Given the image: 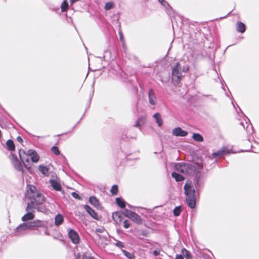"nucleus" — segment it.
I'll use <instances>...</instances> for the list:
<instances>
[{"label":"nucleus","mask_w":259,"mask_h":259,"mask_svg":"<svg viewBox=\"0 0 259 259\" xmlns=\"http://www.w3.org/2000/svg\"><path fill=\"white\" fill-rule=\"evenodd\" d=\"M25 198L28 201L26 208L27 211H31L33 209H36L37 211L46 212L47 208L42 203L45 201V197L34 186H30L27 190Z\"/></svg>","instance_id":"1"},{"label":"nucleus","mask_w":259,"mask_h":259,"mask_svg":"<svg viewBox=\"0 0 259 259\" xmlns=\"http://www.w3.org/2000/svg\"><path fill=\"white\" fill-rule=\"evenodd\" d=\"M45 221L36 220L34 221H28V222H23L19 225L14 230V235L17 236L19 233H21L23 231L27 230L37 229L38 227H45Z\"/></svg>","instance_id":"2"},{"label":"nucleus","mask_w":259,"mask_h":259,"mask_svg":"<svg viewBox=\"0 0 259 259\" xmlns=\"http://www.w3.org/2000/svg\"><path fill=\"white\" fill-rule=\"evenodd\" d=\"M19 155L21 161L23 163L25 167L28 170L30 169V166L25 164V163L29 162L30 158L33 162H37L39 158L37 152L35 150L33 149H29L27 152L23 150H20Z\"/></svg>","instance_id":"3"},{"label":"nucleus","mask_w":259,"mask_h":259,"mask_svg":"<svg viewBox=\"0 0 259 259\" xmlns=\"http://www.w3.org/2000/svg\"><path fill=\"white\" fill-rule=\"evenodd\" d=\"M186 194V201L187 205L191 208H194L196 206L195 190L190 183H186L184 187Z\"/></svg>","instance_id":"4"},{"label":"nucleus","mask_w":259,"mask_h":259,"mask_svg":"<svg viewBox=\"0 0 259 259\" xmlns=\"http://www.w3.org/2000/svg\"><path fill=\"white\" fill-rule=\"evenodd\" d=\"M174 167L178 172L188 176L193 175L196 170V167L194 165L189 163H177Z\"/></svg>","instance_id":"5"},{"label":"nucleus","mask_w":259,"mask_h":259,"mask_svg":"<svg viewBox=\"0 0 259 259\" xmlns=\"http://www.w3.org/2000/svg\"><path fill=\"white\" fill-rule=\"evenodd\" d=\"M180 68H181V65L179 62L172 68V80L175 85L179 84L182 79V75Z\"/></svg>","instance_id":"6"},{"label":"nucleus","mask_w":259,"mask_h":259,"mask_svg":"<svg viewBox=\"0 0 259 259\" xmlns=\"http://www.w3.org/2000/svg\"><path fill=\"white\" fill-rule=\"evenodd\" d=\"M134 212L131 210L125 209L124 210V213H122L119 212H115L112 214V218L114 221L117 224H120L123 220L124 215L128 217L131 219L133 215Z\"/></svg>","instance_id":"7"},{"label":"nucleus","mask_w":259,"mask_h":259,"mask_svg":"<svg viewBox=\"0 0 259 259\" xmlns=\"http://www.w3.org/2000/svg\"><path fill=\"white\" fill-rule=\"evenodd\" d=\"M9 158L15 168L18 171H21L23 173L24 169L23 168V165L21 162L18 160L16 155L11 153L9 156Z\"/></svg>","instance_id":"8"},{"label":"nucleus","mask_w":259,"mask_h":259,"mask_svg":"<svg viewBox=\"0 0 259 259\" xmlns=\"http://www.w3.org/2000/svg\"><path fill=\"white\" fill-rule=\"evenodd\" d=\"M68 235L73 244H77L80 242V238L78 233L73 229H70Z\"/></svg>","instance_id":"9"},{"label":"nucleus","mask_w":259,"mask_h":259,"mask_svg":"<svg viewBox=\"0 0 259 259\" xmlns=\"http://www.w3.org/2000/svg\"><path fill=\"white\" fill-rule=\"evenodd\" d=\"M84 208L85 211L92 217L93 219L99 221L100 220V217L99 216L98 214L93 209H92L89 205H85L84 206Z\"/></svg>","instance_id":"10"},{"label":"nucleus","mask_w":259,"mask_h":259,"mask_svg":"<svg viewBox=\"0 0 259 259\" xmlns=\"http://www.w3.org/2000/svg\"><path fill=\"white\" fill-rule=\"evenodd\" d=\"M172 134L177 137H185L187 136L188 132L183 130L180 127H177L172 130Z\"/></svg>","instance_id":"11"},{"label":"nucleus","mask_w":259,"mask_h":259,"mask_svg":"<svg viewBox=\"0 0 259 259\" xmlns=\"http://www.w3.org/2000/svg\"><path fill=\"white\" fill-rule=\"evenodd\" d=\"M229 153L230 150H227V148L225 147H223L221 149L219 150L217 152L212 153L211 156L213 158H219Z\"/></svg>","instance_id":"12"},{"label":"nucleus","mask_w":259,"mask_h":259,"mask_svg":"<svg viewBox=\"0 0 259 259\" xmlns=\"http://www.w3.org/2000/svg\"><path fill=\"white\" fill-rule=\"evenodd\" d=\"M149 103L152 105L156 104V98L152 89H150L148 92Z\"/></svg>","instance_id":"13"},{"label":"nucleus","mask_w":259,"mask_h":259,"mask_svg":"<svg viewBox=\"0 0 259 259\" xmlns=\"http://www.w3.org/2000/svg\"><path fill=\"white\" fill-rule=\"evenodd\" d=\"M49 183H50L51 186L53 187V189L56 191H60L62 190V188L61 185L58 181L51 179L49 181Z\"/></svg>","instance_id":"14"},{"label":"nucleus","mask_w":259,"mask_h":259,"mask_svg":"<svg viewBox=\"0 0 259 259\" xmlns=\"http://www.w3.org/2000/svg\"><path fill=\"white\" fill-rule=\"evenodd\" d=\"M90 203L94 205L96 208L101 209V206L100 204L99 200L95 196H91L89 198Z\"/></svg>","instance_id":"15"},{"label":"nucleus","mask_w":259,"mask_h":259,"mask_svg":"<svg viewBox=\"0 0 259 259\" xmlns=\"http://www.w3.org/2000/svg\"><path fill=\"white\" fill-rule=\"evenodd\" d=\"M34 218V214L31 211H27L21 218L23 222H28V221L32 220Z\"/></svg>","instance_id":"16"},{"label":"nucleus","mask_w":259,"mask_h":259,"mask_svg":"<svg viewBox=\"0 0 259 259\" xmlns=\"http://www.w3.org/2000/svg\"><path fill=\"white\" fill-rule=\"evenodd\" d=\"M236 30L238 32L244 33L246 30L245 25L242 22L237 21L236 23Z\"/></svg>","instance_id":"17"},{"label":"nucleus","mask_w":259,"mask_h":259,"mask_svg":"<svg viewBox=\"0 0 259 259\" xmlns=\"http://www.w3.org/2000/svg\"><path fill=\"white\" fill-rule=\"evenodd\" d=\"M64 221V217L62 214L58 213L55 218V225L59 226L61 225Z\"/></svg>","instance_id":"18"},{"label":"nucleus","mask_w":259,"mask_h":259,"mask_svg":"<svg viewBox=\"0 0 259 259\" xmlns=\"http://www.w3.org/2000/svg\"><path fill=\"white\" fill-rule=\"evenodd\" d=\"M130 219L138 224H141L143 222L140 216L135 212Z\"/></svg>","instance_id":"19"},{"label":"nucleus","mask_w":259,"mask_h":259,"mask_svg":"<svg viewBox=\"0 0 259 259\" xmlns=\"http://www.w3.org/2000/svg\"><path fill=\"white\" fill-rule=\"evenodd\" d=\"M161 5L165 7L167 13L168 15H170V11L171 10V7L169 5L168 3L165 0H157Z\"/></svg>","instance_id":"20"},{"label":"nucleus","mask_w":259,"mask_h":259,"mask_svg":"<svg viewBox=\"0 0 259 259\" xmlns=\"http://www.w3.org/2000/svg\"><path fill=\"white\" fill-rule=\"evenodd\" d=\"M240 124L243 126L244 129H246V132L248 134H252L253 130V127L252 125H250V126L249 127V125L246 121L245 123L241 122H240Z\"/></svg>","instance_id":"21"},{"label":"nucleus","mask_w":259,"mask_h":259,"mask_svg":"<svg viewBox=\"0 0 259 259\" xmlns=\"http://www.w3.org/2000/svg\"><path fill=\"white\" fill-rule=\"evenodd\" d=\"M145 121V118L144 117H140L139 118L134 125V126L138 127L139 129H141V127L144 125Z\"/></svg>","instance_id":"22"},{"label":"nucleus","mask_w":259,"mask_h":259,"mask_svg":"<svg viewBox=\"0 0 259 259\" xmlns=\"http://www.w3.org/2000/svg\"><path fill=\"white\" fill-rule=\"evenodd\" d=\"M171 176L177 182H181L184 180V177L182 175L175 171L171 173Z\"/></svg>","instance_id":"23"},{"label":"nucleus","mask_w":259,"mask_h":259,"mask_svg":"<svg viewBox=\"0 0 259 259\" xmlns=\"http://www.w3.org/2000/svg\"><path fill=\"white\" fill-rule=\"evenodd\" d=\"M116 203L117 205L121 208H123L125 207V202L121 197L116 198Z\"/></svg>","instance_id":"24"},{"label":"nucleus","mask_w":259,"mask_h":259,"mask_svg":"<svg viewBox=\"0 0 259 259\" xmlns=\"http://www.w3.org/2000/svg\"><path fill=\"white\" fill-rule=\"evenodd\" d=\"M153 117L156 119L158 126H161L163 121L162 118L160 117V114L159 113H156L153 115Z\"/></svg>","instance_id":"25"},{"label":"nucleus","mask_w":259,"mask_h":259,"mask_svg":"<svg viewBox=\"0 0 259 259\" xmlns=\"http://www.w3.org/2000/svg\"><path fill=\"white\" fill-rule=\"evenodd\" d=\"M6 145L7 148L10 151H14L15 149V146L14 142L12 140H8L6 142Z\"/></svg>","instance_id":"26"},{"label":"nucleus","mask_w":259,"mask_h":259,"mask_svg":"<svg viewBox=\"0 0 259 259\" xmlns=\"http://www.w3.org/2000/svg\"><path fill=\"white\" fill-rule=\"evenodd\" d=\"M38 169L41 174L45 176L48 175L49 168L43 165H39Z\"/></svg>","instance_id":"27"},{"label":"nucleus","mask_w":259,"mask_h":259,"mask_svg":"<svg viewBox=\"0 0 259 259\" xmlns=\"http://www.w3.org/2000/svg\"><path fill=\"white\" fill-rule=\"evenodd\" d=\"M149 235V232L147 230H143L141 231L140 234H138L137 235V237L140 240H143L144 238L143 237H148Z\"/></svg>","instance_id":"28"},{"label":"nucleus","mask_w":259,"mask_h":259,"mask_svg":"<svg viewBox=\"0 0 259 259\" xmlns=\"http://www.w3.org/2000/svg\"><path fill=\"white\" fill-rule=\"evenodd\" d=\"M182 253L185 256L186 259H193L191 253L186 249L183 248L182 249Z\"/></svg>","instance_id":"29"},{"label":"nucleus","mask_w":259,"mask_h":259,"mask_svg":"<svg viewBox=\"0 0 259 259\" xmlns=\"http://www.w3.org/2000/svg\"><path fill=\"white\" fill-rule=\"evenodd\" d=\"M192 138L197 142H202L203 141V137L198 133H194L192 136Z\"/></svg>","instance_id":"30"},{"label":"nucleus","mask_w":259,"mask_h":259,"mask_svg":"<svg viewBox=\"0 0 259 259\" xmlns=\"http://www.w3.org/2000/svg\"><path fill=\"white\" fill-rule=\"evenodd\" d=\"M124 255L128 259H135L136 257L134 253L128 252L125 250H122Z\"/></svg>","instance_id":"31"},{"label":"nucleus","mask_w":259,"mask_h":259,"mask_svg":"<svg viewBox=\"0 0 259 259\" xmlns=\"http://www.w3.org/2000/svg\"><path fill=\"white\" fill-rule=\"evenodd\" d=\"M182 209L181 206H177L173 210V214L176 217L179 216L182 212Z\"/></svg>","instance_id":"32"},{"label":"nucleus","mask_w":259,"mask_h":259,"mask_svg":"<svg viewBox=\"0 0 259 259\" xmlns=\"http://www.w3.org/2000/svg\"><path fill=\"white\" fill-rule=\"evenodd\" d=\"M68 8V3L67 0H64L61 6V11L63 12L66 11Z\"/></svg>","instance_id":"33"},{"label":"nucleus","mask_w":259,"mask_h":259,"mask_svg":"<svg viewBox=\"0 0 259 259\" xmlns=\"http://www.w3.org/2000/svg\"><path fill=\"white\" fill-rule=\"evenodd\" d=\"M114 5L113 2H109L105 4L104 8L106 10L108 11L113 8Z\"/></svg>","instance_id":"34"},{"label":"nucleus","mask_w":259,"mask_h":259,"mask_svg":"<svg viewBox=\"0 0 259 259\" xmlns=\"http://www.w3.org/2000/svg\"><path fill=\"white\" fill-rule=\"evenodd\" d=\"M118 186L116 185H114L110 190L111 193L113 195H117L118 192Z\"/></svg>","instance_id":"35"},{"label":"nucleus","mask_w":259,"mask_h":259,"mask_svg":"<svg viewBox=\"0 0 259 259\" xmlns=\"http://www.w3.org/2000/svg\"><path fill=\"white\" fill-rule=\"evenodd\" d=\"M51 151L55 154L56 155H59L60 154V152L59 150V148L58 147L54 146H53L51 149Z\"/></svg>","instance_id":"36"},{"label":"nucleus","mask_w":259,"mask_h":259,"mask_svg":"<svg viewBox=\"0 0 259 259\" xmlns=\"http://www.w3.org/2000/svg\"><path fill=\"white\" fill-rule=\"evenodd\" d=\"M180 69L184 72H187L190 69L189 65L187 63H185V64L181 66V68Z\"/></svg>","instance_id":"37"},{"label":"nucleus","mask_w":259,"mask_h":259,"mask_svg":"<svg viewBox=\"0 0 259 259\" xmlns=\"http://www.w3.org/2000/svg\"><path fill=\"white\" fill-rule=\"evenodd\" d=\"M45 222V226L44 228V227H38L37 229H36V230L39 231V229H42L45 230V235H49L50 234H49V231H48V230L47 229V223H46V222Z\"/></svg>","instance_id":"38"},{"label":"nucleus","mask_w":259,"mask_h":259,"mask_svg":"<svg viewBox=\"0 0 259 259\" xmlns=\"http://www.w3.org/2000/svg\"><path fill=\"white\" fill-rule=\"evenodd\" d=\"M115 245L120 248L124 247V244L122 242L118 240L116 241V243H115Z\"/></svg>","instance_id":"39"},{"label":"nucleus","mask_w":259,"mask_h":259,"mask_svg":"<svg viewBox=\"0 0 259 259\" xmlns=\"http://www.w3.org/2000/svg\"><path fill=\"white\" fill-rule=\"evenodd\" d=\"M71 195L75 199H76L78 200H81V199H82L81 197L77 193H76L75 192H72Z\"/></svg>","instance_id":"40"},{"label":"nucleus","mask_w":259,"mask_h":259,"mask_svg":"<svg viewBox=\"0 0 259 259\" xmlns=\"http://www.w3.org/2000/svg\"><path fill=\"white\" fill-rule=\"evenodd\" d=\"M130 221L127 220L123 221V227L124 228L127 229L130 227Z\"/></svg>","instance_id":"41"},{"label":"nucleus","mask_w":259,"mask_h":259,"mask_svg":"<svg viewBox=\"0 0 259 259\" xmlns=\"http://www.w3.org/2000/svg\"><path fill=\"white\" fill-rule=\"evenodd\" d=\"M82 259H94V258L90 256L88 253H84L82 255Z\"/></svg>","instance_id":"42"},{"label":"nucleus","mask_w":259,"mask_h":259,"mask_svg":"<svg viewBox=\"0 0 259 259\" xmlns=\"http://www.w3.org/2000/svg\"><path fill=\"white\" fill-rule=\"evenodd\" d=\"M199 177H196V178H195V181H196L195 188H196L197 191H198V189H199L198 188V187L199 186Z\"/></svg>","instance_id":"43"},{"label":"nucleus","mask_w":259,"mask_h":259,"mask_svg":"<svg viewBox=\"0 0 259 259\" xmlns=\"http://www.w3.org/2000/svg\"><path fill=\"white\" fill-rule=\"evenodd\" d=\"M159 252H160V249L154 250L153 252V254L154 256H157L159 254Z\"/></svg>","instance_id":"44"},{"label":"nucleus","mask_w":259,"mask_h":259,"mask_svg":"<svg viewBox=\"0 0 259 259\" xmlns=\"http://www.w3.org/2000/svg\"><path fill=\"white\" fill-rule=\"evenodd\" d=\"M94 83L93 84V85H92V90L90 93V101H91V98H92V97L94 95Z\"/></svg>","instance_id":"45"},{"label":"nucleus","mask_w":259,"mask_h":259,"mask_svg":"<svg viewBox=\"0 0 259 259\" xmlns=\"http://www.w3.org/2000/svg\"><path fill=\"white\" fill-rule=\"evenodd\" d=\"M119 37H120V41L123 42V41H124L123 36L122 33L121 31H120L119 32Z\"/></svg>","instance_id":"46"},{"label":"nucleus","mask_w":259,"mask_h":259,"mask_svg":"<svg viewBox=\"0 0 259 259\" xmlns=\"http://www.w3.org/2000/svg\"><path fill=\"white\" fill-rule=\"evenodd\" d=\"M105 229L104 228H97L96 230V231L98 233H103Z\"/></svg>","instance_id":"47"},{"label":"nucleus","mask_w":259,"mask_h":259,"mask_svg":"<svg viewBox=\"0 0 259 259\" xmlns=\"http://www.w3.org/2000/svg\"><path fill=\"white\" fill-rule=\"evenodd\" d=\"M175 259H184V255L183 254H177Z\"/></svg>","instance_id":"48"},{"label":"nucleus","mask_w":259,"mask_h":259,"mask_svg":"<svg viewBox=\"0 0 259 259\" xmlns=\"http://www.w3.org/2000/svg\"><path fill=\"white\" fill-rule=\"evenodd\" d=\"M17 141L20 143H22L23 142L22 138L20 136H18L17 138Z\"/></svg>","instance_id":"49"},{"label":"nucleus","mask_w":259,"mask_h":259,"mask_svg":"<svg viewBox=\"0 0 259 259\" xmlns=\"http://www.w3.org/2000/svg\"><path fill=\"white\" fill-rule=\"evenodd\" d=\"M78 1L79 0H70V3L71 5H73L74 3Z\"/></svg>","instance_id":"50"},{"label":"nucleus","mask_w":259,"mask_h":259,"mask_svg":"<svg viewBox=\"0 0 259 259\" xmlns=\"http://www.w3.org/2000/svg\"><path fill=\"white\" fill-rule=\"evenodd\" d=\"M117 76L118 77L120 78L122 76V72H118L117 74Z\"/></svg>","instance_id":"51"},{"label":"nucleus","mask_w":259,"mask_h":259,"mask_svg":"<svg viewBox=\"0 0 259 259\" xmlns=\"http://www.w3.org/2000/svg\"><path fill=\"white\" fill-rule=\"evenodd\" d=\"M228 15H229V14H228L227 15H226V16H224V17H220L219 19H223V18H225L227 17V16Z\"/></svg>","instance_id":"52"},{"label":"nucleus","mask_w":259,"mask_h":259,"mask_svg":"<svg viewBox=\"0 0 259 259\" xmlns=\"http://www.w3.org/2000/svg\"><path fill=\"white\" fill-rule=\"evenodd\" d=\"M75 127V125H74L73 127H72V130H73Z\"/></svg>","instance_id":"53"},{"label":"nucleus","mask_w":259,"mask_h":259,"mask_svg":"<svg viewBox=\"0 0 259 259\" xmlns=\"http://www.w3.org/2000/svg\"><path fill=\"white\" fill-rule=\"evenodd\" d=\"M147 241V242L149 243V241H150L149 240H146Z\"/></svg>","instance_id":"54"},{"label":"nucleus","mask_w":259,"mask_h":259,"mask_svg":"<svg viewBox=\"0 0 259 259\" xmlns=\"http://www.w3.org/2000/svg\"><path fill=\"white\" fill-rule=\"evenodd\" d=\"M123 47H124V44L123 43Z\"/></svg>","instance_id":"55"}]
</instances>
